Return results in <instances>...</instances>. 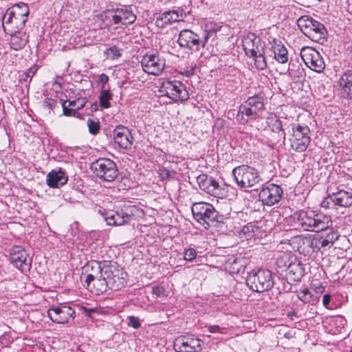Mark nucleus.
<instances>
[{
	"label": "nucleus",
	"mask_w": 352,
	"mask_h": 352,
	"mask_svg": "<svg viewBox=\"0 0 352 352\" xmlns=\"http://www.w3.org/2000/svg\"><path fill=\"white\" fill-rule=\"evenodd\" d=\"M29 7L27 3L20 2L7 9L3 17V27L12 33L16 29H23L29 15Z\"/></svg>",
	"instance_id": "nucleus-1"
},
{
	"label": "nucleus",
	"mask_w": 352,
	"mask_h": 352,
	"mask_svg": "<svg viewBox=\"0 0 352 352\" xmlns=\"http://www.w3.org/2000/svg\"><path fill=\"white\" fill-rule=\"evenodd\" d=\"M297 223L304 230L320 232L329 228L332 225L330 216L314 211H300L297 217Z\"/></svg>",
	"instance_id": "nucleus-2"
},
{
	"label": "nucleus",
	"mask_w": 352,
	"mask_h": 352,
	"mask_svg": "<svg viewBox=\"0 0 352 352\" xmlns=\"http://www.w3.org/2000/svg\"><path fill=\"white\" fill-rule=\"evenodd\" d=\"M191 210L194 218L206 229H208L212 223H224L226 219L212 204L206 202L195 203Z\"/></svg>",
	"instance_id": "nucleus-3"
},
{
	"label": "nucleus",
	"mask_w": 352,
	"mask_h": 352,
	"mask_svg": "<svg viewBox=\"0 0 352 352\" xmlns=\"http://www.w3.org/2000/svg\"><path fill=\"white\" fill-rule=\"evenodd\" d=\"M246 283L256 292L269 291L274 284L272 272L267 269L254 270L249 272Z\"/></svg>",
	"instance_id": "nucleus-4"
},
{
	"label": "nucleus",
	"mask_w": 352,
	"mask_h": 352,
	"mask_svg": "<svg viewBox=\"0 0 352 352\" xmlns=\"http://www.w3.org/2000/svg\"><path fill=\"white\" fill-rule=\"evenodd\" d=\"M92 272L87 274L85 283L87 288L96 295H100L109 289L106 277L103 276V266L101 263H91Z\"/></svg>",
	"instance_id": "nucleus-5"
},
{
	"label": "nucleus",
	"mask_w": 352,
	"mask_h": 352,
	"mask_svg": "<svg viewBox=\"0 0 352 352\" xmlns=\"http://www.w3.org/2000/svg\"><path fill=\"white\" fill-rule=\"evenodd\" d=\"M232 175L237 186L241 188L254 187L261 182L256 168L248 165H241L232 170Z\"/></svg>",
	"instance_id": "nucleus-6"
},
{
	"label": "nucleus",
	"mask_w": 352,
	"mask_h": 352,
	"mask_svg": "<svg viewBox=\"0 0 352 352\" xmlns=\"http://www.w3.org/2000/svg\"><path fill=\"white\" fill-rule=\"evenodd\" d=\"M103 276L106 277L109 289L118 290L126 284V272L117 263L103 262Z\"/></svg>",
	"instance_id": "nucleus-7"
},
{
	"label": "nucleus",
	"mask_w": 352,
	"mask_h": 352,
	"mask_svg": "<svg viewBox=\"0 0 352 352\" xmlns=\"http://www.w3.org/2000/svg\"><path fill=\"white\" fill-rule=\"evenodd\" d=\"M298 26L303 34L314 41L324 38L327 30L323 24L308 16H302L297 21Z\"/></svg>",
	"instance_id": "nucleus-8"
},
{
	"label": "nucleus",
	"mask_w": 352,
	"mask_h": 352,
	"mask_svg": "<svg viewBox=\"0 0 352 352\" xmlns=\"http://www.w3.org/2000/svg\"><path fill=\"white\" fill-rule=\"evenodd\" d=\"M91 169L98 177L106 182H112L118 175L116 163L107 158L97 160L91 164Z\"/></svg>",
	"instance_id": "nucleus-9"
},
{
	"label": "nucleus",
	"mask_w": 352,
	"mask_h": 352,
	"mask_svg": "<svg viewBox=\"0 0 352 352\" xmlns=\"http://www.w3.org/2000/svg\"><path fill=\"white\" fill-rule=\"evenodd\" d=\"M292 137L290 138L291 147L296 152L305 151L310 144V129L307 125H294Z\"/></svg>",
	"instance_id": "nucleus-10"
},
{
	"label": "nucleus",
	"mask_w": 352,
	"mask_h": 352,
	"mask_svg": "<svg viewBox=\"0 0 352 352\" xmlns=\"http://www.w3.org/2000/svg\"><path fill=\"white\" fill-rule=\"evenodd\" d=\"M300 57L304 63L314 72L321 73L325 68L324 61L321 54L313 47H302L300 52Z\"/></svg>",
	"instance_id": "nucleus-11"
},
{
	"label": "nucleus",
	"mask_w": 352,
	"mask_h": 352,
	"mask_svg": "<svg viewBox=\"0 0 352 352\" xmlns=\"http://www.w3.org/2000/svg\"><path fill=\"white\" fill-rule=\"evenodd\" d=\"M263 102L258 96L249 97L245 103L239 108L236 115L237 120L240 123H246L248 122L243 117L245 115L248 117L256 116L258 112L263 109Z\"/></svg>",
	"instance_id": "nucleus-12"
},
{
	"label": "nucleus",
	"mask_w": 352,
	"mask_h": 352,
	"mask_svg": "<svg viewBox=\"0 0 352 352\" xmlns=\"http://www.w3.org/2000/svg\"><path fill=\"white\" fill-rule=\"evenodd\" d=\"M10 261L21 272L30 271L32 258L29 257L26 250L19 245L14 246L10 250Z\"/></svg>",
	"instance_id": "nucleus-13"
},
{
	"label": "nucleus",
	"mask_w": 352,
	"mask_h": 352,
	"mask_svg": "<svg viewBox=\"0 0 352 352\" xmlns=\"http://www.w3.org/2000/svg\"><path fill=\"white\" fill-rule=\"evenodd\" d=\"M277 265L278 267L282 269V271L287 272V278L290 281H299L304 276L302 265L299 261H296V259L287 264L286 262L284 261L283 257L278 258L277 259Z\"/></svg>",
	"instance_id": "nucleus-14"
},
{
	"label": "nucleus",
	"mask_w": 352,
	"mask_h": 352,
	"mask_svg": "<svg viewBox=\"0 0 352 352\" xmlns=\"http://www.w3.org/2000/svg\"><path fill=\"white\" fill-rule=\"evenodd\" d=\"M283 190L282 188L274 184H270L259 192L258 197L263 204L273 206L282 199Z\"/></svg>",
	"instance_id": "nucleus-15"
},
{
	"label": "nucleus",
	"mask_w": 352,
	"mask_h": 352,
	"mask_svg": "<svg viewBox=\"0 0 352 352\" xmlns=\"http://www.w3.org/2000/svg\"><path fill=\"white\" fill-rule=\"evenodd\" d=\"M74 309L67 305L52 307L47 311V316L55 323L65 324L69 322V319L75 318Z\"/></svg>",
	"instance_id": "nucleus-16"
},
{
	"label": "nucleus",
	"mask_w": 352,
	"mask_h": 352,
	"mask_svg": "<svg viewBox=\"0 0 352 352\" xmlns=\"http://www.w3.org/2000/svg\"><path fill=\"white\" fill-rule=\"evenodd\" d=\"M202 344L200 339L179 336L175 340L173 347L176 352H200Z\"/></svg>",
	"instance_id": "nucleus-17"
},
{
	"label": "nucleus",
	"mask_w": 352,
	"mask_h": 352,
	"mask_svg": "<svg viewBox=\"0 0 352 352\" xmlns=\"http://www.w3.org/2000/svg\"><path fill=\"white\" fill-rule=\"evenodd\" d=\"M141 64L145 72L158 76L164 69L165 60L155 54H146L144 56Z\"/></svg>",
	"instance_id": "nucleus-18"
},
{
	"label": "nucleus",
	"mask_w": 352,
	"mask_h": 352,
	"mask_svg": "<svg viewBox=\"0 0 352 352\" xmlns=\"http://www.w3.org/2000/svg\"><path fill=\"white\" fill-rule=\"evenodd\" d=\"M255 41H246L244 50L247 56L254 58V65L258 69L263 70L267 67V61L264 56L263 47L258 45L254 47ZM260 45H262L261 44Z\"/></svg>",
	"instance_id": "nucleus-19"
},
{
	"label": "nucleus",
	"mask_w": 352,
	"mask_h": 352,
	"mask_svg": "<svg viewBox=\"0 0 352 352\" xmlns=\"http://www.w3.org/2000/svg\"><path fill=\"white\" fill-rule=\"evenodd\" d=\"M332 203L333 206L347 208L352 206V192L344 190L329 194L322 202V206L329 207L327 204Z\"/></svg>",
	"instance_id": "nucleus-20"
},
{
	"label": "nucleus",
	"mask_w": 352,
	"mask_h": 352,
	"mask_svg": "<svg viewBox=\"0 0 352 352\" xmlns=\"http://www.w3.org/2000/svg\"><path fill=\"white\" fill-rule=\"evenodd\" d=\"M197 182L199 188L206 193L214 197H219L221 195V188L219 184L212 177L201 174L197 176Z\"/></svg>",
	"instance_id": "nucleus-21"
},
{
	"label": "nucleus",
	"mask_w": 352,
	"mask_h": 352,
	"mask_svg": "<svg viewBox=\"0 0 352 352\" xmlns=\"http://www.w3.org/2000/svg\"><path fill=\"white\" fill-rule=\"evenodd\" d=\"M177 43L181 47L192 52L199 51V35L190 30L185 29L180 32Z\"/></svg>",
	"instance_id": "nucleus-22"
},
{
	"label": "nucleus",
	"mask_w": 352,
	"mask_h": 352,
	"mask_svg": "<svg viewBox=\"0 0 352 352\" xmlns=\"http://www.w3.org/2000/svg\"><path fill=\"white\" fill-rule=\"evenodd\" d=\"M114 142L122 148L131 149L133 138L129 129L122 125L117 126L113 130Z\"/></svg>",
	"instance_id": "nucleus-23"
},
{
	"label": "nucleus",
	"mask_w": 352,
	"mask_h": 352,
	"mask_svg": "<svg viewBox=\"0 0 352 352\" xmlns=\"http://www.w3.org/2000/svg\"><path fill=\"white\" fill-rule=\"evenodd\" d=\"M135 19V14L126 7H124L115 10L113 14L111 16V21H113L115 25H129L133 23Z\"/></svg>",
	"instance_id": "nucleus-24"
},
{
	"label": "nucleus",
	"mask_w": 352,
	"mask_h": 352,
	"mask_svg": "<svg viewBox=\"0 0 352 352\" xmlns=\"http://www.w3.org/2000/svg\"><path fill=\"white\" fill-rule=\"evenodd\" d=\"M4 32L10 35V44L12 49L19 50L23 49L28 42V36L22 29H16L14 32H9L6 27H3Z\"/></svg>",
	"instance_id": "nucleus-25"
},
{
	"label": "nucleus",
	"mask_w": 352,
	"mask_h": 352,
	"mask_svg": "<svg viewBox=\"0 0 352 352\" xmlns=\"http://www.w3.org/2000/svg\"><path fill=\"white\" fill-rule=\"evenodd\" d=\"M107 223L110 226H122L128 223L132 219V214L123 210L116 212H110L104 217Z\"/></svg>",
	"instance_id": "nucleus-26"
},
{
	"label": "nucleus",
	"mask_w": 352,
	"mask_h": 352,
	"mask_svg": "<svg viewBox=\"0 0 352 352\" xmlns=\"http://www.w3.org/2000/svg\"><path fill=\"white\" fill-rule=\"evenodd\" d=\"M68 180L65 173L60 168L59 170L50 171L47 175V184L51 188H58L65 185Z\"/></svg>",
	"instance_id": "nucleus-27"
},
{
	"label": "nucleus",
	"mask_w": 352,
	"mask_h": 352,
	"mask_svg": "<svg viewBox=\"0 0 352 352\" xmlns=\"http://www.w3.org/2000/svg\"><path fill=\"white\" fill-rule=\"evenodd\" d=\"M339 85L342 94L352 99V69H348L340 76Z\"/></svg>",
	"instance_id": "nucleus-28"
},
{
	"label": "nucleus",
	"mask_w": 352,
	"mask_h": 352,
	"mask_svg": "<svg viewBox=\"0 0 352 352\" xmlns=\"http://www.w3.org/2000/svg\"><path fill=\"white\" fill-rule=\"evenodd\" d=\"M180 16L177 11L169 10L157 17L155 24L159 28H163L168 23L180 21Z\"/></svg>",
	"instance_id": "nucleus-29"
},
{
	"label": "nucleus",
	"mask_w": 352,
	"mask_h": 352,
	"mask_svg": "<svg viewBox=\"0 0 352 352\" xmlns=\"http://www.w3.org/2000/svg\"><path fill=\"white\" fill-rule=\"evenodd\" d=\"M272 50L274 55V58L280 63H285L288 60V52L286 47L280 41H274L272 46Z\"/></svg>",
	"instance_id": "nucleus-30"
},
{
	"label": "nucleus",
	"mask_w": 352,
	"mask_h": 352,
	"mask_svg": "<svg viewBox=\"0 0 352 352\" xmlns=\"http://www.w3.org/2000/svg\"><path fill=\"white\" fill-rule=\"evenodd\" d=\"M289 75L296 81H300L305 76V69L298 60H291L288 68Z\"/></svg>",
	"instance_id": "nucleus-31"
},
{
	"label": "nucleus",
	"mask_w": 352,
	"mask_h": 352,
	"mask_svg": "<svg viewBox=\"0 0 352 352\" xmlns=\"http://www.w3.org/2000/svg\"><path fill=\"white\" fill-rule=\"evenodd\" d=\"M173 96H171V99L175 101H185L189 98L188 93L184 85L179 81H174Z\"/></svg>",
	"instance_id": "nucleus-32"
},
{
	"label": "nucleus",
	"mask_w": 352,
	"mask_h": 352,
	"mask_svg": "<svg viewBox=\"0 0 352 352\" xmlns=\"http://www.w3.org/2000/svg\"><path fill=\"white\" fill-rule=\"evenodd\" d=\"M246 263V259L241 256L237 258L232 256L227 261V265H229L230 272L236 274L244 270Z\"/></svg>",
	"instance_id": "nucleus-33"
},
{
	"label": "nucleus",
	"mask_w": 352,
	"mask_h": 352,
	"mask_svg": "<svg viewBox=\"0 0 352 352\" xmlns=\"http://www.w3.org/2000/svg\"><path fill=\"white\" fill-rule=\"evenodd\" d=\"M306 241L313 249L317 248L318 250L321 248L331 247L333 245L323 234L318 238H314L313 239L310 238L306 239Z\"/></svg>",
	"instance_id": "nucleus-34"
},
{
	"label": "nucleus",
	"mask_w": 352,
	"mask_h": 352,
	"mask_svg": "<svg viewBox=\"0 0 352 352\" xmlns=\"http://www.w3.org/2000/svg\"><path fill=\"white\" fill-rule=\"evenodd\" d=\"M112 99V94L109 89H102L100 96L99 101L100 104L102 108L108 109L111 107L109 101Z\"/></svg>",
	"instance_id": "nucleus-35"
},
{
	"label": "nucleus",
	"mask_w": 352,
	"mask_h": 352,
	"mask_svg": "<svg viewBox=\"0 0 352 352\" xmlns=\"http://www.w3.org/2000/svg\"><path fill=\"white\" fill-rule=\"evenodd\" d=\"M314 295L312 294L309 290V289L307 288L302 289L298 294V299L302 301L304 303H309L311 302V301H314Z\"/></svg>",
	"instance_id": "nucleus-36"
},
{
	"label": "nucleus",
	"mask_w": 352,
	"mask_h": 352,
	"mask_svg": "<svg viewBox=\"0 0 352 352\" xmlns=\"http://www.w3.org/2000/svg\"><path fill=\"white\" fill-rule=\"evenodd\" d=\"M37 71V67L36 65H34L33 67H31L24 72L21 76H20V80L25 82L26 83H30L32 80V77L34 76Z\"/></svg>",
	"instance_id": "nucleus-37"
},
{
	"label": "nucleus",
	"mask_w": 352,
	"mask_h": 352,
	"mask_svg": "<svg viewBox=\"0 0 352 352\" xmlns=\"http://www.w3.org/2000/svg\"><path fill=\"white\" fill-rule=\"evenodd\" d=\"M87 126L89 133H91L92 135H96L99 132V130L100 129V122L97 119H88Z\"/></svg>",
	"instance_id": "nucleus-38"
},
{
	"label": "nucleus",
	"mask_w": 352,
	"mask_h": 352,
	"mask_svg": "<svg viewBox=\"0 0 352 352\" xmlns=\"http://www.w3.org/2000/svg\"><path fill=\"white\" fill-rule=\"evenodd\" d=\"M69 106L74 108V110H78L84 107L86 102L84 98H78L75 100H67Z\"/></svg>",
	"instance_id": "nucleus-39"
},
{
	"label": "nucleus",
	"mask_w": 352,
	"mask_h": 352,
	"mask_svg": "<svg viewBox=\"0 0 352 352\" xmlns=\"http://www.w3.org/2000/svg\"><path fill=\"white\" fill-rule=\"evenodd\" d=\"M197 252L194 248L186 249L184 252V258L186 261H192L196 258Z\"/></svg>",
	"instance_id": "nucleus-40"
},
{
	"label": "nucleus",
	"mask_w": 352,
	"mask_h": 352,
	"mask_svg": "<svg viewBox=\"0 0 352 352\" xmlns=\"http://www.w3.org/2000/svg\"><path fill=\"white\" fill-rule=\"evenodd\" d=\"M174 81L172 82V81H166V82H164V84H163V88L164 89V91L166 92V96H168V98H170L171 99V96H173L174 94L173 93V89H175L174 88Z\"/></svg>",
	"instance_id": "nucleus-41"
},
{
	"label": "nucleus",
	"mask_w": 352,
	"mask_h": 352,
	"mask_svg": "<svg viewBox=\"0 0 352 352\" xmlns=\"http://www.w3.org/2000/svg\"><path fill=\"white\" fill-rule=\"evenodd\" d=\"M212 34H213L212 32H206L202 37L199 36V50L200 49V47H205Z\"/></svg>",
	"instance_id": "nucleus-42"
},
{
	"label": "nucleus",
	"mask_w": 352,
	"mask_h": 352,
	"mask_svg": "<svg viewBox=\"0 0 352 352\" xmlns=\"http://www.w3.org/2000/svg\"><path fill=\"white\" fill-rule=\"evenodd\" d=\"M62 107H63V113L64 116H71L73 111H74V109L69 106V103L67 102V100H65L62 103Z\"/></svg>",
	"instance_id": "nucleus-43"
},
{
	"label": "nucleus",
	"mask_w": 352,
	"mask_h": 352,
	"mask_svg": "<svg viewBox=\"0 0 352 352\" xmlns=\"http://www.w3.org/2000/svg\"><path fill=\"white\" fill-rule=\"evenodd\" d=\"M338 234L337 232L333 231L332 228L329 230V231L325 235V237L330 241V243L333 245V243L338 239Z\"/></svg>",
	"instance_id": "nucleus-44"
},
{
	"label": "nucleus",
	"mask_w": 352,
	"mask_h": 352,
	"mask_svg": "<svg viewBox=\"0 0 352 352\" xmlns=\"http://www.w3.org/2000/svg\"><path fill=\"white\" fill-rule=\"evenodd\" d=\"M43 105L45 108L52 110L56 106H57V101L52 98H46L43 101Z\"/></svg>",
	"instance_id": "nucleus-45"
},
{
	"label": "nucleus",
	"mask_w": 352,
	"mask_h": 352,
	"mask_svg": "<svg viewBox=\"0 0 352 352\" xmlns=\"http://www.w3.org/2000/svg\"><path fill=\"white\" fill-rule=\"evenodd\" d=\"M158 175L162 181L168 180L171 175L170 172L166 168L159 169Z\"/></svg>",
	"instance_id": "nucleus-46"
},
{
	"label": "nucleus",
	"mask_w": 352,
	"mask_h": 352,
	"mask_svg": "<svg viewBox=\"0 0 352 352\" xmlns=\"http://www.w3.org/2000/svg\"><path fill=\"white\" fill-rule=\"evenodd\" d=\"M108 55H112V58H118L121 56L120 50L116 47H111L107 50Z\"/></svg>",
	"instance_id": "nucleus-47"
},
{
	"label": "nucleus",
	"mask_w": 352,
	"mask_h": 352,
	"mask_svg": "<svg viewBox=\"0 0 352 352\" xmlns=\"http://www.w3.org/2000/svg\"><path fill=\"white\" fill-rule=\"evenodd\" d=\"M152 291L153 294L158 297H162L164 296L165 289L162 286H155L153 287Z\"/></svg>",
	"instance_id": "nucleus-48"
},
{
	"label": "nucleus",
	"mask_w": 352,
	"mask_h": 352,
	"mask_svg": "<svg viewBox=\"0 0 352 352\" xmlns=\"http://www.w3.org/2000/svg\"><path fill=\"white\" fill-rule=\"evenodd\" d=\"M129 325L133 327L135 329H138L140 327L139 319L135 316H130L129 318Z\"/></svg>",
	"instance_id": "nucleus-49"
},
{
	"label": "nucleus",
	"mask_w": 352,
	"mask_h": 352,
	"mask_svg": "<svg viewBox=\"0 0 352 352\" xmlns=\"http://www.w3.org/2000/svg\"><path fill=\"white\" fill-rule=\"evenodd\" d=\"M272 128L274 131H283V125L281 121L278 119H276L272 124Z\"/></svg>",
	"instance_id": "nucleus-50"
},
{
	"label": "nucleus",
	"mask_w": 352,
	"mask_h": 352,
	"mask_svg": "<svg viewBox=\"0 0 352 352\" xmlns=\"http://www.w3.org/2000/svg\"><path fill=\"white\" fill-rule=\"evenodd\" d=\"M99 80L101 83H102V89H104V85L107 84L109 81V76L105 74H101L99 76Z\"/></svg>",
	"instance_id": "nucleus-51"
},
{
	"label": "nucleus",
	"mask_w": 352,
	"mask_h": 352,
	"mask_svg": "<svg viewBox=\"0 0 352 352\" xmlns=\"http://www.w3.org/2000/svg\"><path fill=\"white\" fill-rule=\"evenodd\" d=\"M331 296L330 294H327L324 295L323 299H322V304L323 305L327 308L329 305L330 301H331Z\"/></svg>",
	"instance_id": "nucleus-52"
},
{
	"label": "nucleus",
	"mask_w": 352,
	"mask_h": 352,
	"mask_svg": "<svg viewBox=\"0 0 352 352\" xmlns=\"http://www.w3.org/2000/svg\"><path fill=\"white\" fill-rule=\"evenodd\" d=\"M208 331L210 333H221V328L218 325L210 326V327H208Z\"/></svg>",
	"instance_id": "nucleus-53"
},
{
	"label": "nucleus",
	"mask_w": 352,
	"mask_h": 352,
	"mask_svg": "<svg viewBox=\"0 0 352 352\" xmlns=\"http://www.w3.org/2000/svg\"><path fill=\"white\" fill-rule=\"evenodd\" d=\"M194 73H195V68L192 67L190 69H188L185 72V75L186 76H190L193 75Z\"/></svg>",
	"instance_id": "nucleus-54"
},
{
	"label": "nucleus",
	"mask_w": 352,
	"mask_h": 352,
	"mask_svg": "<svg viewBox=\"0 0 352 352\" xmlns=\"http://www.w3.org/2000/svg\"><path fill=\"white\" fill-rule=\"evenodd\" d=\"M82 309H83L84 313H85L86 315H87V316H90L91 313L94 311V309L87 308V307H83Z\"/></svg>",
	"instance_id": "nucleus-55"
},
{
	"label": "nucleus",
	"mask_w": 352,
	"mask_h": 352,
	"mask_svg": "<svg viewBox=\"0 0 352 352\" xmlns=\"http://www.w3.org/2000/svg\"><path fill=\"white\" fill-rule=\"evenodd\" d=\"M78 110H74L72 114V116L75 118H80V114L77 111Z\"/></svg>",
	"instance_id": "nucleus-56"
},
{
	"label": "nucleus",
	"mask_w": 352,
	"mask_h": 352,
	"mask_svg": "<svg viewBox=\"0 0 352 352\" xmlns=\"http://www.w3.org/2000/svg\"><path fill=\"white\" fill-rule=\"evenodd\" d=\"M91 107H94V110L96 111L97 109V104L95 103L94 105H91Z\"/></svg>",
	"instance_id": "nucleus-57"
},
{
	"label": "nucleus",
	"mask_w": 352,
	"mask_h": 352,
	"mask_svg": "<svg viewBox=\"0 0 352 352\" xmlns=\"http://www.w3.org/2000/svg\"><path fill=\"white\" fill-rule=\"evenodd\" d=\"M91 107H94V110L96 111L97 109V104L95 103L94 105H91Z\"/></svg>",
	"instance_id": "nucleus-58"
},
{
	"label": "nucleus",
	"mask_w": 352,
	"mask_h": 352,
	"mask_svg": "<svg viewBox=\"0 0 352 352\" xmlns=\"http://www.w3.org/2000/svg\"><path fill=\"white\" fill-rule=\"evenodd\" d=\"M349 352H352V348H351V350Z\"/></svg>",
	"instance_id": "nucleus-59"
}]
</instances>
